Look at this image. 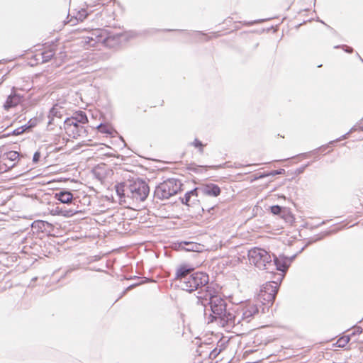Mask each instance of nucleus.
Returning a JSON list of instances; mask_svg holds the SVG:
<instances>
[{"label":"nucleus","mask_w":363,"mask_h":363,"mask_svg":"<svg viewBox=\"0 0 363 363\" xmlns=\"http://www.w3.org/2000/svg\"><path fill=\"white\" fill-rule=\"evenodd\" d=\"M197 298L198 303L202 306H210L212 314L210 315L208 323L216 320L223 327L235 326L234 306H228L225 299L216 294L214 289L208 286L204 294L201 291L199 293Z\"/></svg>","instance_id":"1"},{"label":"nucleus","mask_w":363,"mask_h":363,"mask_svg":"<svg viewBox=\"0 0 363 363\" xmlns=\"http://www.w3.org/2000/svg\"><path fill=\"white\" fill-rule=\"evenodd\" d=\"M121 203L134 205L144 201L150 192L147 184L143 179L128 180L116 186Z\"/></svg>","instance_id":"2"},{"label":"nucleus","mask_w":363,"mask_h":363,"mask_svg":"<svg viewBox=\"0 0 363 363\" xmlns=\"http://www.w3.org/2000/svg\"><path fill=\"white\" fill-rule=\"evenodd\" d=\"M209 281L208 275L203 272H197L190 274L188 277L183 279L181 287L183 290L189 292L200 289L198 294L201 291L203 294L207 289Z\"/></svg>","instance_id":"3"},{"label":"nucleus","mask_w":363,"mask_h":363,"mask_svg":"<svg viewBox=\"0 0 363 363\" xmlns=\"http://www.w3.org/2000/svg\"><path fill=\"white\" fill-rule=\"evenodd\" d=\"M248 257L250 263L259 269L269 272L274 268L271 255L264 249L257 247L251 249L248 252Z\"/></svg>","instance_id":"4"},{"label":"nucleus","mask_w":363,"mask_h":363,"mask_svg":"<svg viewBox=\"0 0 363 363\" xmlns=\"http://www.w3.org/2000/svg\"><path fill=\"white\" fill-rule=\"evenodd\" d=\"M182 183L177 179H169L160 184L155 190V197L161 200L167 199L180 191Z\"/></svg>","instance_id":"5"},{"label":"nucleus","mask_w":363,"mask_h":363,"mask_svg":"<svg viewBox=\"0 0 363 363\" xmlns=\"http://www.w3.org/2000/svg\"><path fill=\"white\" fill-rule=\"evenodd\" d=\"M233 311H235V325L241 323L242 321L249 323L259 312L257 306L252 302L235 306Z\"/></svg>","instance_id":"6"},{"label":"nucleus","mask_w":363,"mask_h":363,"mask_svg":"<svg viewBox=\"0 0 363 363\" xmlns=\"http://www.w3.org/2000/svg\"><path fill=\"white\" fill-rule=\"evenodd\" d=\"M107 40L108 36L106 30L94 29L82 38L81 44L86 49H89L91 47L96 46L99 43L104 44Z\"/></svg>","instance_id":"7"},{"label":"nucleus","mask_w":363,"mask_h":363,"mask_svg":"<svg viewBox=\"0 0 363 363\" xmlns=\"http://www.w3.org/2000/svg\"><path fill=\"white\" fill-rule=\"evenodd\" d=\"M19 160V153L9 151L0 155V172H5L14 167Z\"/></svg>","instance_id":"8"},{"label":"nucleus","mask_w":363,"mask_h":363,"mask_svg":"<svg viewBox=\"0 0 363 363\" xmlns=\"http://www.w3.org/2000/svg\"><path fill=\"white\" fill-rule=\"evenodd\" d=\"M278 291V284L277 282H268L266 283L261 290L259 295L261 299L267 301L268 303H272L275 299L276 294Z\"/></svg>","instance_id":"9"},{"label":"nucleus","mask_w":363,"mask_h":363,"mask_svg":"<svg viewBox=\"0 0 363 363\" xmlns=\"http://www.w3.org/2000/svg\"><path fill=\"white\" fill-rule=\"evenodd\" d=\"M293 259L294 257L291 258H288L284 256H279V257H274V259H272V263L274 264V268L270 269L269 272H274L275 270L285 272Z\"/></svg>","instance_id":"10"},{"label":"nucleus","mask_w":363,"mask_h":363,"mask_svg":"<svg viewBox=\"0 0 363 363\" xmlns=\"http://www.w3.org/2000/svg\"><path fill=\"white\" fill-rule=\"evenodd\" d=\"M220 187L213 183L203 184L199 187V192L204 196L216 197L220 194Z\"/></svg>","instance_id":"11"},{"label":"nucleus","mask_w":363,"mask_h":363,"mask_svg":"<svg viewBox=\"0 0 363 363\" xmlns=\"http://www.w3.org/2000/svg\"><path fill=\"white\" fill-rule=\"evenodd\" d=\"M65 112L64 108L59 106L58 104H55L52 106V108L50 110L48 114V125L55 123V118H61Z\"/></svg>","instance_id":"12"},{"label":"nucleus","mask_w":363,"mask_h":363,"mask_svg":"<svg viewBox=\"0 0 363 363\" xmlns=\"http://www.w3.org/2000/svg\"><path fill=\"white\" fill-rule=\"evenodd\" d=\"M179 247L185 251L189 252H200L202 249V245L194 242L182 241L179 242Z\"/></svg>","instance_id":"13"},{"label":"nucleus","mask_w":363,"mask_h":363,"mask_svg":"<svg viewBox=\"0 0 363 363\" xmlns=\"http://www.w3.org/2000/svg\"><path fill=\"white\" fill-rule=\"evenodd\" d=\"M192 270V268L188 267L186 265H182L177 269L175 279L177 280H179L180 284H182L183 282V279L188 277Z\"/></svg>","instance_id":"14"},{"label":"nucleus","mask_w":363,"mask_h":363,"mask_svg":"<svg viewBox=\"0 0 363 363\" xmlns=\"http://www.w3.org/2000/svg\"><path fill=\"white\" fill-rule=\"evenodd\" d=\"M21 101V98L19 95L13 94L8 96L4 107L6 110H9L11 108L15 107Z\"/></svg>","instance_id":"15"},{"label":"nucleus","mask_w":363,"mask_h":363,"mask_svg":"<svg viewBox=\"0 0 363 363\" xmlns=\"http://www.w3.org/2000/svg\"><path fill=\"white\" fill-rule=\"evenodd\" d=\"M55 198L62 203H69L72 201L73 195L70 191H60L55 193Z\"/></svg>","instance_id":"16"},{"label":"nucleus","mask_w":363,"mask_h":363,"mask_svg":"<svg viewBox=\"0 0 363 363\" xmlns=\"http://www.w3.org/2000/svg\"><path fill=\"white\" fill-rule=\"evenodd\" d=\"M79 123L82 124H85L88 122V118L86 113L83 111H79L74 113V115L69 118V122L73 123Z\"/></svg>","instance_id":"17"},{"label":"nucleus","mask_w":363,"mask_h":363,"mask_svg":"<svg viewBox=\"0 0 363 363\" xmlns=\"http://www.w3.org/2000/svg\"><path fill=\"white\" fill-rule=\"evenodd\" d=\"M65 122V123H66L67 125H69V126H70V127H72V126L73 127V130H72L73 132H74V130H76V131H77V133H74V138H75V137H76V135H77V136H79V135H81V133H81L82 131H85V130L84 129V127H83V126H80V125H79V124H78L79 123H75V121H73V123H70V122H69V118H67Z\"/></svg>","instance_id":"18"},{"label":"nucleus","mask_w":363,"mask_h":363,"mask_svg":"<svg viewBox=\"0 0 363 363\" xmlns=\"http://www.w3.org/2000/svg\"><path fill=\"white\" fill-rule=\"evenodd\" d=\"M54 55V52L52 50H48L43 52L40 54L41 60L43 62H48Z\"/></svg>","instance_id":"19"},{"label":"nucleus","mask_w":363,"mask_h":363,"mask_svg":"<svg viewBox=\"0 0 363 363\" xmlns=\"http://www.w3.org/2000/svg\"><path fill=\"white\" fill-rule=\"evenodd\" d=\"M350 340V338L349 336H344V337H340L337 340L338 346L340 347H345L349 342Z\"/></svg>","instance_id":"20"},{"label":"nucleus","mask_w":363,"mask_h":363,"mask_svg":"<svg viewBox=\"0 0 363 363\" xmlns=\"http://www.w3.org/2000/svg\"><path fill=\"white\" fill-rule=\"evenodd\" d=\"M98 130L102 133L111 134V128L106 125L100 124L98 126Z\"/></svg>","instance_id":"21"},{"label":"nucleus","mask_w":363,"mask_h":363,"mask_svg":"<svg viewBox=\"0 0 363 363\" xmlns=\"http://www.w3.org/2000/svg\"><path fill=\"white\" fill-rule=\"evenodd\" d=\"M192 145H194L195 147L199 148V152L201 153H203V144L198 139H195L194 141L191 143Z\"/></svg>","instance_id":"22"},{"label":"nucleus","mask_w":363,"mask_h":363,"mask_svg":"<svg viewBox=\"0 0 363 363\" xmlns=\"http://www.w3.org/2000/svg\"><path fill=\"white\" fill-rule=\"evenodd\" d=\"M77 211L74 210H65L60 211L61 214L66 217H71L74 215Z\"/></svg>","instance_id":"23"},{"label":"nucleus","mask_w":363,"mask_h":363,"mask_svg":"<svg viewBox=\"0 0 363 363\" xmlns=\"http://www.w3.org/2000/svg\"><path fill=\"white\" fill-rule=\"evenodd\" d=\"M199 193V187H198L188 191V195H191V197H194L195 199H196Z\"/></svg>","instance_id":"24"},{"label":"nucleus","mask_w":363,"mask_h":363,"mask_svg":"<svg viewBox=\"0 0 363 363\" xmlns=\"http://www.w3.org/2000/svg\"><path fill=\"white\" fill-rule=\"evenodd\" d=\"M192 197L191 195H188V191L185 194L184 198L182 199V201L183 203L189 206L191 202V199Z\"/></svg>","instance_id":"25"},{"label":"nucleus","mask_w":363,"mask_h":363,"mask_svg":"<svg viewBox=\"0 0 363 363\" xmlns=\"http://www.w3.org/2000/svg\"><path fill=\"white\" fill-rule=\"evenodd\" d=\"M271 211L274 215H278L281 211V208L279 206H273L271 207Z\"/></svg>","instance_id":"26"},{"label":"nucleus","mask_w":363,"mask_h":363,"mask_svg":"<svg viewBox=\"0 0 363 363\" xmlns=\"http://www.w3.org/2000/svg\"><path fill=\"white\" fill-rule=\"evenodd\" d=\"M283 172H284V169H280L279 170H274V171H272L269 173L267 174V175H269V176H275V175H277V174H282Z\"/></svg>","instance_id":"27"},{"label":"nucleus","mask_w":363,"mask_h":363,"mask_svg":"<svg viewBox=\"0 0 363 363\" xmlns=\"http://www.w3.org/2000/svg\"><path fill=\"white\" fill-rule=\"evenodd\" d=\"M28 125H27V128H32L33 127H35L37 124V119L36 118H33V119H30L28 123H27Z\"/></svg>","instance_id":"28"},{"label":"nucleus","mask_w":363,"mask_h":363,"mask_svg":"<svg viewBox=\"0 0 363 363\" xmlns=\"http://www.w3.org/2000/svg\"><path fill=\"white\" fill-rule=\"evenodd\" d=\"M25 132V128H18L16 129H15L13 131V134L14 135H21L23 133Z\"/></svg>","instance_id":"29"},{"label":"nucleus","mask_w":363,"mask_h":363,"mask_svg":"<svg viewBox=\"0 0 363 363\" xmlns=\"http://www.w3.org/2000/svg\"><path fill=\"white\" fill-rule=\"evenodd\" d=\"M40 153L39 152H35L34 153V155H33V161L34 162H38L40 160Z\"/></svg>","instance_id":"30"},{"label":"nucleus","mask_w":363,"mask_h":363,"mask_svg":"<svg viewBox=\"0 0 363 363\" xmlns=\"http://www.w3.org/2000/svg\"><path fill=\"white\" fill-rule=\"evenodd\" d=\"M354 130L355 129L354 128H352L348 133H347L346 134L343 135L340 138L337 139V141L341 140L342 139L347 138L348 137V135H350V133H352Z\"/></svg>","instance_id":"31"},{"label":"nucleus","mask_w":363,"mask_h":363,"mask_svg":"<svg viewBox=\"0 0 363 363\" xmlns=\"http://www.w3.org/2000/svg\"><path fill=\"white\" fill-rule=\"evenodd\" d=\"M262 20H257V21H250V22H245L244 24L245 25L251 26V25H253L255 23H257L262 22Z\"/></svg>","instance_id":"32"},{"label":"nucleus","mask_w":363,"mask_h":363,"mask_svg":"<svg viewBox=\"0 0 363 363\" xmlns=\"http://www.w3.org/2000/svg\"><path fill=\"white\" fill-rule=\"evenodd\" d=\"M111 0H98V5H105L106 4H108V2H110Z\"/></svg>","instance_id":"33"},{"label":"nucleus","mask_w":363,"mask_h":363,"mask_svg":"<svg viewBox=\"0 0 363 363\" xmlns=\"http://www.w3.org/2000/svg\"><path fill=\"white\" fill-rule=\"evenodd\" d=\"M343 47H344V48H345V50L346 52H349V53L352 52L353 49H352V48L348 47V46H347V45H344Z\"/></svg>","instance_id":"34"},{"label":"nucleus","mask_w":363,"mask_h":363,"mask_svg":"<svg viewBox=\"0 0 363 363\" xmlns=\"http://www.w3.org/2000/svg\"><path fill=\"white\" fill-rule=\"evenodd\" d=\"M27 125H28V124H26V125H24L21 126V128H25V131H26V130L30 129V128H27Z\"/></svg>","instance_id":"35"},{"label":"nucleus","mask_w":363,"mask_h":363,"mask_svg":"<svg viewBox=\"0 0 363 363\" xmlns=\"http://www.w3.org/2000/svg\"><path fill=\"white\" fill-rule=\"evenodd\" d=\"M269 175H267V174H261L259 178H263V177H268Z\"/></svg>","instance_id":"36"},{"label":"nucleus","mask_w":363,"mask_h":363,"mask_svg":"<svg viewBox=\"0 0 363 363\" xmlns=\"http://www.w3.org/2000/svg\"><path fill=\"white\" fill-rule=\"evenodd\" d=\"M83 13H84V18H86L88 15V12L86 11H84Z\"/></svg>","instance_id":"37"},{"label":"nucleus","mask_w":363,"mask_h":363,"mask_svg":"<svg viewBox=\"0 0 363 363\" xmlns=\"http://www.w3.org/2000/svg\"><path fill=\"white\" fill-rule=\"evenodd\" d=\"M131 287H133V286H129V287H127V289H126V290L124 291V293H125L127 290H128L130 288H131Z\"/></svg>","instance_id":"38"},{"label":"nucleus","mask_w":363,"mask_h":363,"mask_svg":"<svg viewBox=\"0 0 363 363\" xmlns=\"http://www.w3.org/2000/svg\"><path fill=\"white\" fill-rule=\"evenodd\" d=\"M303 170H304V168L300 169L301 172H303Z\"/></svg>","instance_id":"39"},{"label":"nucleus","mask_w":363,"mask_h":363,"mask_svg":"<svg viewBox=\"0 0 363 363\" xmlns=\"http://www.w3.org/2000/svg\"><path fill=\"white\" fill-rule=\"evenodd\" d=\"M303 170H304V168L300 169L301 172H303Z\"/></svg>","instance_id":"40"},{"label":"nucleus","mask_w":363,"mask_h":363,"mask_svg":"<svg viewBox=\"0 0 363 363\" xmlns=\"http://www.w3.org/2000/svg\"><path fill=\"white\" fill-rule=\"evenodd\" d=\"M303 170H304V168L300 169L301 172H303Z\"/></svg>","instance_id":"41"},{"label":"nucleus","mask_w":363,"mask_h":363,"mask_svg":"<svg viewBox=\"0 0 363 363\" xmlns=\"http://www.w3.org/2000/svg\"><path fill=\"white\" fill-rule=\"evenodd\" d=\"M325 148H326V147H323L320 148V150L323 149V150H325Z\"/></svg>","instance_id":"42"}]
</instances>
